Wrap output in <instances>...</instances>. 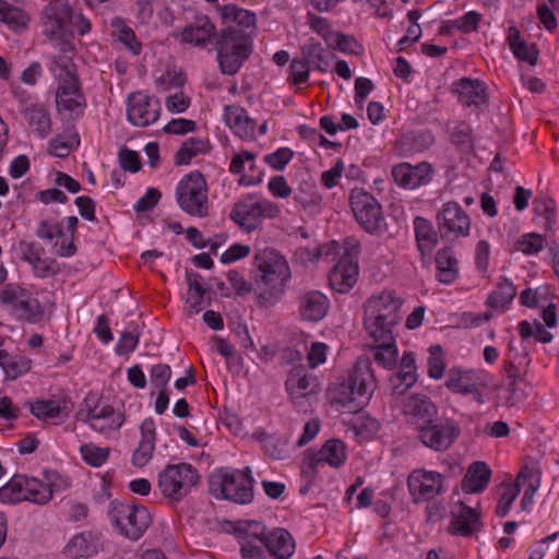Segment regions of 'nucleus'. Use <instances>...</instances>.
<instances>
[{
	"label": "nucleus",
	"mask_w": 559,
	"mask_h": 559,
	"mask_svg": "<svg viewBox=\"0 0 559 559\" xmlns=\"http://www.w3.org/2000/svg\"><path fill=\"white\" fill-rule=\"evenodd\" d=\"M0 304L16 320L32 324L40 322L45 313L39 300L17 284H8L0 290Z\"/></svg>",
	"instance_id": "8"
},
{
	"label": "nucleus",
	"mask_w": 559,
	"mask_h": 559,
	"mask_svg": "<svg viewBox=\"0 0 559 559\" xmlns=\"http://www.w3.org/2000/svg\"><path fill=\"white\" fill-rule=\"evenodd\" d=\"M31 413L39 420H55L57 418H66L70 414L66 402L56 400H37L29 403Z\"/></svg>",
	"instance_id": "34"
},
{
	"label": "nucleus",
	"mask_w": 559,
	"mask_h": 559,
	"mask_svg": "<svg viewBox=\"0 0 559 559\" xmlns=\"http://www.w3.org/2000/svg\"><path fill=\"white\" fill-rule=\"evenodd\" d=\"M302 58L309 66L321 72H326L330 67L332 53L325 51L320 43L310 41L301 47Z\"/></svg>",
	"instance_id": "40"
},
{
	"label": "nucleus",
	"mask_w": 559,
	"mask_h": 559,
	"mask_svg": "<svg viewBox=\"0 0 559 559\" xmlns=\"http://www.w3.org/2000/svg\"><path fill=\"white\" fill-rule=\"evenodd\" d=\"M294 153L288 147H281L276 152L265 155L264 160L266 164H269L272 168L282 170L285 168V166L290 162L293 158Z\"/></svg>",
	"instance_id": "64"
},
{
	"label": "nucleus",
	"mask_w": 559,
	"mask_h": 559,
	"mask_svg": "<svg viewBox=\"0 0 559 559\" xmlns=\"http://www.w3.org/2000/svg\"><path fill=\"white\" fill-rule=\"evenodd\" d=\"M224 120L239 138L250 139L253 136L255 122L247 115L242 107L235 105L226 106L224 108Z\"/></svg>",
	"instance_id": "30"
},
{
	"label": "nucleus",
	"mask_w": 559,
	"mask_h": 559,
	"mask_svg": "<svg viewBox=\"0 0 559 559\" xmlns=\"http://www.w3.org/2000/svg\"><path fill=\"white\" fill-rule=\"evenodd\" d=\"M376 388L371 361L367 357H360L348 379L336 386L332 401L347 408L349 413H356L369 402Z\"/></svg>",
	"instance_id": "3"
},
{
	"label": "nucleus",
	"mask_w": 559,
	"mask_h": 559,
	"mask_svg": "<svg viewBox=\"0 0 559 559\" xmlns=\"http://www.w3.org/2000/svg\"><path fill=\"white\" fill-rule=\"evenodd\" d=\"M418 439L428 449L436 452L449 450L461 435L456 420L449 417H435L417 430Z\"/></svg>",
	"instance_id": "14"
},
{
	"label": "nucleus",
	"mask_w": 559,
	"mask_h": 559,
	"mask_svg": "<svg viewBox=\"0 0 559 559\" xmlns=\"http://www.w3.org/2000/svg\"><path fill=\"white\" fill-rule=\"evenodd\" d=\"M483 526L479 509L471 508L464 502H459L451 511L448 532L451 535L471 537L480 532Z\"/></svg>",
	"instance_id": "22"
},
{
	"label": "nucleus",
	"mask_w": 559,
	"mask_h": 559,
	"mask_svg": "<svg viewBox=\"0 0 559 559\" xmlns=\"http://www.w3.org/2000/svg\"><path fill=\"white\" fill-rule=\"evenodd\" d=\"M436 224L443 240L467 237L471 231V217L455 201L444 203L437 212Z\"/></svg>",
	"instance_id": "15"
},
{
	"label": "nucleus",
	"mask_w": 559,
	"mask_h": 559,
	"mask_svg": "<svg viewBox=\"0 0 559 559\" xmlns=\"http://www.w3.org/2000/svg\"><path fill=\"white\" fill-rule=\"evenodd\" d=\"M358 262L348 257H342L330 272L329 282L331 287L341 293H348L358 278Z\"/></svg>",
	"instance_id": "26"
},
{
	"label": "nucleus",
	"mask_w": 559,
	"mask_h": 559,
	"mask_svg": "<svg viewBox=\"0 0 559 559\" xmlns=\"http://www.w3.org/2000/svg\"><path fill=\"white\" fill-rule=\"evenodd\" d=\"M41 20L43 33L58 50L52 57L73 58L74 15L71 7L64 1L55 0L45 8Z\"/></svg>",
	"instance_id": "5"
},
{
	"label": "nucleus",
	"mask_w": 559,
	"mask_h": 559,
	"mask_svg": "<svg viewBox=\"0 0 559 559\" xmlns=\"http://www.w3.org/2000/svg\"><path fill=\"white\" fill-rule=\"evenodd\" d=\"M406 421L416 430L437 417L435 403L425 394L415 393L406 396L400 404Z\"/></svg>",
	"instance_id": "21"
},
{
	"label": "nucleus",
	"mask_w": 559,
	"mask_h": 559,
	"mask_svg": "<svg viewBox=\"0 0 559 559\" xmlns=\"http://www.w3.org/2000/svg\"><path fill=\"white\" fill-rule=\"evenodd\" d=\"M253 265L255 267L253 278L259 299L264 304H274L284 294L290 278L287 260L277 250L264 248L255 252Z\"/></svg>",
	"instance_id": "2"
},
{
	"label": "nucleus",
	"mask_w": 559,
	"mask_h": 559,
	"mask_svg": "<svg viewBox=\"0 0 559 559\" xmlns=\"http://www.w3.org/2000/svg\"><path fill=\"white\" fill-rule=\"evenodd\" d=\"M436 264L438 280L444 284H451L459 274L457 260L451 248H443L437 252Z\"/></svg>",
	"instance_id": "37"
},
{
	"label": "nucleus",
	"mask_w": 559,
	"mask_h": 559,
	"mask_svg": "<svg viewBox=\"0 0 559 559\" xmlns=\"http://www.w3.org/2000/svg\"><path fill=\"white\" fill-rule=\"evenodd\" d=\"M0 497L12 502L31 501L37 504L47 503L52 497L50 484L24 475H15L0 489Z\"/></svg>",
	"instance_id": "13"
},
{
	"label": "nucleus",
	"mask_w": 559,
	"mask_h": 559,
	"mask_svg": "<svg viewBox=\"0 0 559 559\" xmlns=\"http://www.w3.org/2000/svg\"><path fill=\"white\" fill-rule=\"evenodd\" d=\"M527 355L524 354L522 358L516 361L515 358H510L504 362V373L507 380L512 381H523L524 374L526 372V367L528 360H526Z\"/></svg>",
	"instance_id": "57"
},
{
	"label": "nucleus",
	"mask_w": 559,
	"mask_h": 559,
	"mask_svg": "<svg viewBox=\"0 0 559 559\" xmlns=\"http://www.w3.org/2000/svg\"><path fill=\"white\" fill-rule=\"evenodd\" d=\"M253 437L262 444V449L274 460H284L288 457L287 439L275 433H266L263 430L254 432Z\"/></svg>",
	"instance_id": "36"
},
{
	"label": "nucleus",
	"mask_w": 559,
	"mask_h": 559,
	"mask_svg": "<svg viewBox=\"0 0 559 559\" xmlns=\"http://www.w3.org/2000/svg\"><path fill=\"white\" fill-rule=\"evenodd\" d=\"M119 163L123 170L136 173L141 169L140 156L135 151L128 147L120 148L118 153Z\"/></svg>",
	"instance_id": "63"
},
{
	"label": "nucleus",
	"mask_w": 559,
	"mask_h": 559,
	"mask_svg": "<svg viewBox=\"0 0 559 559\" xmlns=\"http://www.w3.org/2000/svg\"><path fill=\"white\" fill-rule=\"evenodd\" d=\"M78 223L79 219L76 216H69L67 218L68 229L70 230L71 235L69 237L66 236V238L61 242L56 240L53 243L55 253L58 254L59 257L70 258L75 254L76 246L74 243L73 234L75 231Z\"/></svg>",
	"instance_id": "51"
},
{
	"label": "nucleus",
	"mask_w": 559,
	"mask_h": 559,
	"mask_svg": "<svg viewBox=\"0 0 559 559\" xmlns=\"http://www.w3.org/2000/svg\"><path fill=\"white\" fill-rule=\"evenodd\" d=\"M519 493H520V488L518 485H512V484L507 485L504 487L502 495L499 498V501H498V504L496 508V514L500 518H504L509 513V511H510L514 500L519 496Z\"/></svg>",
	"instance_id": "56"
},
{
	"label": "nucleus",
	"mask_w": 559,
	"mask_h": 559,
	"mask_svg": "<svg viewBox=\"0 0 559 559\" xmlns=\"http://www.w3.org/2000/svg\"><path fill=\"white\" fill-rule=\"evenodd\" d=\"M215 25L206 15L195 16L193 22L187 25L182 33V41L198 47H204L213 37Z\"/></svg>",
	"instance_id": "29"
},
{
	"label": "nucleus",
	"mask_w": 559,
	"mask_h": 559,
	"mask_svg": "<svg viewBox=\"0 0 559 559\" xmlns=\"http://www.w3.org/2000/svg\"><path fill=\"white\" fill-rule=\"evenodd\" d=\"M50 71L59 81L56 103L60 111L80 115L85 106V98L80 91L76 68L69 57H52Z\"/></svg>",
	"instance_id": "7"
},
{
	"label": "nucleus",
	"mask_w": 559,
	"mask_h": 559,
	"mask_svg": "<svg viewBox=\"0 0 559 559\" xmlns=\"http://www.w3.org/2000/svg\"><path fill=\"white\" fill-rule=\"evenodd\" d=\"M555 210L556 204L551 199H535L534 211L537 215L544 216L546 227L551 228L555 224Z\"/></svg>",
	"instance_id": "61"
},
{
	"label": "nucleus",
	"mask_w": 559,
	"mask_h": 559,
	"mask_svg": "<svg viewBox=\"0 0 559 559\" xmlns=\"http://www.w3.org/2000/svg\"><path fill=\"white\" fill-rule=\"evenodd\" d=\"M78 416L100 433L119 430L124 423V415L108 404L87 405L86 409H80Z\"/></svg>",
	"instance_id": "19"
},
{
	"label": "nucleus",
	"mask_w": 559,
	"mask_h": 559,
	"mask_svg": "<svg viewBox=\"0 0 559 559\" xmlns=\"http://www.w3.org/2000/svg\"><path fill=\"white\" fill-rule=\"evenodd\" d=\"M280 214V207L266 199L257 200L252 195L237 202L229 217L247 231L255 230L264 218H274Z\"/></svg>",
	"instance_id": "12"
},
{
	"label": "nucleus",
	"mask_w": 559,
	"mask_h": 559,
	"mask_svg": "<svg viewBox=\"0 0 559 559\" xmlns=\"http://www.w3.org/2000/svg\"><path fill=\"white\" fill-rule=\"evenodd\" d=\"M141 440L132 454V464L136 467L145 466L152 459L155 450L156 427L153 418H145L141 426Z\"/></svg>",
	"instance_id": "28"
},
{
	"label": "nucleus",
	"mask_w": 559,
	"mask_h": 559,
	"mask_svg": "<svg viewBox=\"0 0 559 559\" xmlns=\"http://www.w3.org/2000/svg\"><path fill=\"white\" fill-rule=\"evenodd\" d=\"M200 475L189 463L169 464L158 475V488L171 501L182 500L199 484Z\"/></svg>",
	"instance_id": "9"
},
{
	"label": "nucleus",
	"mask_w": 559,
	"mask_h": 559,
	"mask_svg": "<svg viewBox=\"0 0 559 559\" xmlns=\"http://www.w3.org/2000/svg\"><path fill=\"white\" fill-rule=\"evenodd\" d=\"M476 374L472 370L461 371L452 368L449 370L445 386L453 393L466 395L474 391Z\"/></svg>",
	"instance_id": "38"
},
{
	"label": "nucleus",
	"mask_w": 559,
	"mask_h": 559,
	"mask_svg": "<svg viewBox=\"0 0 559 559\" xmlns=\"http://www.w3.org/2000/svg\"><path fill=\"white\" fill-rule=\"evenodd\" d=\"M516 289L508 278H501L496 289L488 296L487 305L492 309H504L515 297Z\"/></svg>",
	"instance_id": "44"
},
{
	"label": "nucleus",
	"mask_w": 559,
	"mask_h": 559,
	"mask_svg": "<svg viewBox=\"0 0 559 559\" xmlns=\"http://www.w3.org/2000/svg\"><path fill=\"white\" fill-rule=\"evenodd\" d=\"M0 21L12 29H20L26 27L28 16L17 7L0 0Z\"/></svg>",
	"instance_id": "47"
},
{
	"label": "nucleus",
	"mask_w": 559,
	"mask_h": 559,
	"mask_svg": "<svg viewBox=\"0 0 559 559\" xmlns=\"http://www.w3.org/2000/svg\"><path fill=\"white\" fill-rule=\"evenodd\" d=\"M298 304L300 318L309 322L322 320L326 316L330 306L328 297L319 290L302 294Z\"/></svg>",
	"instance_id": "27"
},
{
	"label": "nucleus",
	"mask_w": 559,
	"mask_h": 559,
	"mask_svg": "<svg viewBox=\"0 0 559 559\" xmlns=\"http://www.w3.org/2000/svg\"><path fill=\"white\" fill-rule=\"evenodd\" d=\"M481 15L476 11H468L463 16L453 20L452 26L461 33L468 34L477 31Z\"/></svg>",
	"instance_id": "59"
},
{
	"label": "nucleus",
	"mask_w": 559,
	"mask_h": 559,
	"mask_svg": "<svg viewBox=\"0 0 559 559\" xmlns=\"http://www.w3.org/2000/svg\"><path fill=\"white\" fill-rule=\"evenodd\" d=\"M346 456V445L338 439L328 440L317 453H312L310 450L306 451L308 468L313 473L320 463H326L337 468L345 463Z\"/></svg>",
	"instance_id": "25"
},
{
	"label": "nucleus",
	"mask_w": 559,
	"mask_h": 559,
	"mask_svg": "<svg viewBox=\"0 0 559 559\" xmlns=\"http://www.w3.org/2000/svg\"><path fill=\"white\" fill-rule=\"evenodd\" d=\"M235 533L242 542L259 540L263 543L266 536L265 526L258 521L239 522L235 528Z\"/></svg>",
	"instance_id": "49"
},
{
	"label": "nucleus",
	"mask_w": 559,
	"mask_h": 559,
	"mask_svg": "<svg viewBox=\"0 0 559 559\" xmlns=\"http://www.w3.org/2000/svg\"><path fill=\"white\" fill-rule=\"evenodd\" d=\"M545 237L537 233H527L522 235L516 243L515 249L525 255H532L540 252L544 249Z\"/></svg>",
	"instance_id": "52"
},
{
	"label": "nucleus",
	"mask_w": 559,
	"mask_h": 559,
	"mask_svg": "<svg viewBox=\"0 0 559 559\" xmlns=\"http://www.w3.org/2000/svg\"><path fill=\"white\" fill-rule=\"evenodd\" d=\"M512 485L526 486L530 489H538L540 486V472L535 466L525 465L521 468L516 480Z\"/></svg>",
	"instance_id": "54"
},
{
	"label": "nucleus",
	"mask_w": 559,
	"mask_h": 559,
	"mask_svg": "<svg viewBox=\"0 0 559 559\" xmlns=\"http://www.w3.org/2000/svg\"><path fill=\"white\" fill-rule=\"evenodd\" d=\"M333 36L335 37L333 47L338 51L350 55L362 53V46L353 36L343 33H336Z\"/></svg>",
	"instance_id": "58"
},
{
	"label": "nucleus",
	"mask_w": 559,
	"mask_h": 559,
	"mask_svg": "<svg viewBox=\"0 0 559 559\" xmlns=\"http://www.w3.org/2000/svg\"><path fill=\"white\" fill-rule=\"evenodd\" d=\"M445 365L442 357V349L439 345L429 348L428 376L433 379H441L444 374Z\"/></svg>",
	"instance_id": "55"
},
{
	"label": "nucleus",
	"mask_w": 559,
	"mask_h": 559,
	"mask_svg": "<svg viewBox=\"0 0 559 559\" xmlns=\"http://www.w3.org/2000/svg\"><path fill=\"white\" fill-rule=\"evenodd\" d=\"M285 386L294 406L304 413L308 412L310 401L321 391L318 378L302 367H295L289 371Z\"/></svg>",
	"instance_id": "17"
},
{
	"label": "nucleus",
	"mask_w": 559,
	"mask_h": 559,
	"mask_svg": "<svg viewBox=\"0 0 559 559\" xmlns=\"http://www.w3.org/2000/svg\"><path fill=\"white\" fill-rule=\"evenodd\" d=\"M402 299L394 292L384 290L378 296H372L365 305L364 325L371 338L391 340L393 326L402 316Z\"/></svg>",
	"instance_id": "4"
},
{
	"label": "nucleus",
	"mask_w": 559,
	"mask_h": 559,
	"mask_svg": "<svg viewBox=\"0 0 559 559\" xmlns=\"http://www.w3.org/2000/svg\"><path fill=\"white\" fill-rule=\"evenodd\" d=\"M349 205L357 223L369 234H376L383 221L379 201L362 188H354L349 195Z\"/></svg>",
	"instance_id": "16"
},
{
	"label": "nucleus",
	"mask_w": 559,
	"mask_h": 559,
	"mask_svg": "<svg viewBox=\"0 0 559 559\" xmlns=\"http://www.w3.org/2000/svg\"><path fill=\"white\" fill-rule=\"evenodd\" d=\"M219 14L226 26L216 35L217 61L223 74L234 75L252 52L257 17L253 12L236 4L223 5Z\"/></svg>",
	"instance_id": "1"
},
{
	"label": "nucleus",
	"mask_w": 559,
	"mask_h": 559,
	"mask_svg": "<svg viewBox=\"0 0 559 559\" xmlns=\"http://www.w3.org/2000/svg\"><path fill=\"white\" fill-rule=\"evenodd\" d=\"M97 540L90 532L74 535L64 547V554L73 559L88 558L97 554Z\"/></svg>",
	"instance_id": "33"
},
{
	"label": "nucleus",
	"mask_w": 559,
	"mask_h": 559,
	"mask_svg": "<svg viewBox=\"0 0 559 559\" xmlns=\"http://www.w3.org/2000/svg\"><path fill=\"white\" fill-rule=\"evenodd\" d=\"M452 93L459 103L472 111H483L488 107L486 84L478 79L462 78L452 84Z\"/></svg>",
	"instance_id": "20"
},
{
	"label": "nucleus",
	"mask_w": 559,
	"mask_h": 559,
	"mask_svg": "<svg viewBox=\"0 0 559 559\" xmlns=\"http://www.w3.org/2000/svg\"><path fill=\"white\" fill-rule=\"evenodd\" d=\"M31 359L22 356L10 355L3 350L0 368L3 370L5 378L14 380L31 369Z\"/></svg>",
	"instance_id": "46"
},
{
	"label": "nucleus",
	"mask_w": 559,
	"mask_h": 559,
	"mask_svg": "<svg viewBox=\"0 0 559 559\" xmlns=\"http://www.w3.org/2000/svg\"><path fill=\"white\" fill-rule=\"evenodd\" d=\"M36 236L39 239L52 241L55 238H58L59 242H61L66 235L63 233L62 225L55 221L43 219L39 222L38 227L36 229Z\"/></svg>",
	"instance_id": "53"
},
{
	"label": "nucleus",
	"mask_w": 559,
	"mask_h": 559,
	"mask_svg": "<svg viewBox=\"0 0 559 559\" xmlns=\"http://www.w3.org/2000/svg\"><path fill=\"white\" fill-rule=\"evenodd\" d=\"M210 143L205 139L201 138H189L186 140L181 147L175 155L176 165H188L191 159L198 154H204L209 152Z\"/></svg>",
	"instance_id": "42"
},
{
	"label": "nucleus",
	"mask_w": 559,
	"mask_h": 559,
	"mask_svg": "<svg viewBox=\"0 0 559 559\" xmlns=\"http://www.w3.org/2000/svg\"><path fill=\"white\" fill-rule=\"evenodd\" d=\"M407 485L416 503L430 500L443 491L442 475L438 472H415L408 477Z\"/></svg>",
	"instance_id": "23"
},
{
	"label": "nucleus",
	"mask_w": 559,
	"mask_h": 559,
	"mask_svg": "<svg viewBox=\"0 0 559 559\" xmlns=\"http://www.w3.org/2000/svg\"><path fill=\"white\" fill-rule=\"evenodd\" d=\"M160 112L159 100L141 92L132 93L128 97V120L135 127H147L154 123Z\"/></svg>",
	"instance_id": "18"
},
{
	"label": "nucleus",
	"mask_w": 559,
	"mask_h": 559,
	"mask_svg": "<svg viewBox=\"0 0 559 559\" xmlns=\"http://www.w3.org/2000/svg\"><path fill=\"white\" fill-rule=\"evenodd\" d=\"M209 490L217 499L249 503L253 499V478L250 467L245 469L221 468L209 477Z\"/></svg>",
	"instance_id": "6"
},
{
	"label": "nucleus",
	"mask_w": 559,
	"mask_h": 559,
	"mask_svg": "<svg viewBox=\"0 0 559 559\" xmlns=\"http://www.w3.org/2000/svg\"><path fill=\"white\" fill-rule=\"evenodd\" d=\"M417 376L402 373L400 371L391 374L389 379L391 401L400 405L406 399V392L416 383Z\"/></svg>",
	"instance_id": "43"
},
{
	"label": "nucleus",
	"mask_w": 559,
	"mask_h": 559,
	"mask_svg": "<svg viewBox=\"0 0 559 559\" xmlns=\"http://www.w3.org/2000/svg\"><path fill=\"white\" fill-rule=\"evenodd\" d=\"M271 556L276 559H289L295 551V542L288 531L276 528L266 534L263 543Z\"/></svg>",
	"instance_id": "31"
},
{
	"label": "nucleus",
	"mask_w": 559,
	"mask_h": 559,
	"mask_svg": "<svg viewBox=\"0 0 559 559\" xmlns=\"http://www.w3.org/2000/svg\"><path fill=\"white\" fill-rule=\"evenodd\" d=\"M491 477V469L485 462L476 461L468 467L463 480L462 490L466 493L484 491Z\"/></svg>",
	"instance_id": "32"
},
{
	"label": "nucleus",
	"mask_w": 559,
	"mask_h": 559,
	"mask_svg": "<svg viewBox=\"0 0 559 559\" xmlns=\"http://www.w3.org/2000/svg\"><path fill=\"white\" fill-rule=\"evenodd\" d=\"M80 452L84 462L93 467H99L108 460L110 449L97 447L93 443L82 444Z\"/></svg>",
	"instance_id": "50"
},
{
	"label": "nucleus",
	"mask_w": 559,
	"mask_h": 559,
	"mask_svg": "<svg viewBox=\"0 0 559 559\" xmlns=\"http://www.w3.org/2000/svg\"><path fill=\"white\" fill-rule=\"evenodd\" d=\"M151 383L156 389H167V384L171 378V369L166 364H158L152 367L151 373Z\"/></svg>",
	"instance_id": "62"
},
{
	"label": "nucleus",
	"mask_w": 559,
	"mask_h": 559,
	"mask_svg": "<svg viewBox=\"0 0 559 559\" xmlns=\"http://www.w3.org/2000/svg\"><path fill=\"white\" fill-rule=\"evenodd\" d=\"M400 147L404 154H415L430 147L433 135L429 131L408 132L400 140Z\"/></svg>",
	"instance_id": "41"
},
{
	"label": "nucleus",
	"mask_w": 559,
	"mask_h": 559,
	"mask_svg": "<svg viewBox=\"0 0 559 559\" xmlns=\"http://www.w3.org/2000/svg\"><path fill=\"white\" fill-rule=\"evenodd\" d=\"M374 345V360L385 369H392L396 366L399 352L394 343L393 333L391 340L382 337L372 338Z\"/></svg>",
	"instance_id": "39"
},
{
	"label": "nucleus",
	"mask_w": 559,
	"mask_h": 559,
	"mask_svg": "<svg viewBox=\"0 0 559 559\" xmlns=\"http://www.w3.org/2000/svg\"><path fill=\"white\" fill-rule=\"evenodd\" d=\"M108 515L120 533L132 540L139 539L151 524V515L145 507L122 501H111Z\"/></svg>",
	"instance_id": "10"
},
{
	"label": "nucleus",
	"mask_w": 559,
	"mask_h": 559,
	"mask_svg": "<svg viewBox=\"0 0 559 559\" xmlns=\"http://www.w3.org/2000/svg\"><path fill=\"white\" fill-rule=\"evenodd\" d=\"M415 237L421 257L430 254L438 243V234L432 224L420 216L414 219Z\"/></svg>",
	"instance_id": "35"
},
{
	"label": "nucleus",
	"mask_w": 559,
	"mask_h": 559,
	"mask_svg": "<svg viewBox=\"0 0 559 559\" xmlns=\"http://www.w3.org/2000/svg\"><path fill=\"white\" fill-rule=\"evenodd\" d=\"M79 143L78 134H59L49 142V152L57 157L64 158Z\"/></svg>",
	"instance_id": "48"
},
{
	"label": "nucleus",
	"mask_w": 559,
	"mask_h": 559,
	"mask_svg": "<svg viewBox=\"0 0 559 559\" xmlns=\"http://www.w3.org/2000/svg\"><path fill=\"white\" fill-rule=\"evenodd\" d=\"M33 267V272L35 276L39 278H46L49 276H53L59 272L58 264L53 259H43L41 255H38L32 263H29Z\"/></svg>",
	"instance_id": "60"
},
{
	"label": "nucleus",
	"mask_w": 559,
	"mask_h": 559,
	"mask_svg": "<svg viewBox=\"0 0 559 559\" xmlns=\"http://www.w3.org/2000/svg\"><path fill=\"white\" fill-rule=\"evenodd\" d=\"M29 127L39 136L45 138L51 131V120L48 111L38 105H33L25 111Z\"/></svg>",
	"instance_id": "45"
},
{
	"label": "nucleus",
	"mask_w": 559,
	"mask_h": 559,
	"mask_svg": "<svg viewBox=\"0 0 559 559\" xmlns=\"http://www.w3.org/2000/svg\"><path fill=\"white\" fill-rule=\"evenodd\" d=\"M176 198L180 209L187 214L198 217L207 215V186L200 171H192L179 181Z\"/></svg>",
	"instance_id": "11"
},
{
	"label": "nucleus",
	"mask_w": 559,
	"mask_h": 559,
	"mask_svg": "<svg viewBox=\"0 0 559 559\" xmlns=\"http://www.w3.org/2000/svg\"><path fill=\"white\" fill-rule=\"evenodd\" d=\"M433 169L429 163L423 162L415 166L408 163H401L393 167L392 177L394 181L406 189H415L427 185L432 178Z\"/></svg>",
	"instance_id": "24"
}]
</instances>
